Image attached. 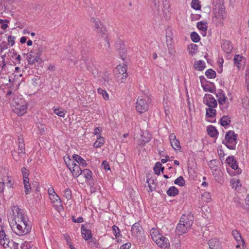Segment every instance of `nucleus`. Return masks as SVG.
<instances>
[{"instance_id": "obj_1", "label": "nucleus", "mask_w": 249, "mask_h": 249, "mask_svg": "<svg viewBox=\"0 0 249 249\" xmlns=\"http://www.w3.org/2000/svg\"><path fill=\"white\" fill-rule=\"evenodd\" d=\"M12 212L14 215V221L16 227H14V232L17 235L21 236L29 233L31 230L32 226L30 221L18 206L12 207Z\"/></svg>"}, {"instance_id": "obj_9", "label": "nucleus", "mask_w": 249, "mask_h": 249, "mask_svg": "<svg viewBox=\"0 0 249 249\" xmlns=\"http://www.w3.org/2000/svg\"><path fill=\"white\" fill-rule=\"evenodd\" d=\"M127 71V66L125 65H124L123 66L118 65L114 70V72L115 74V76H117L118 77H120L122 76V80H120V82H124L127 76V74L126 73Z\"/></svg>"}, {"instance_id": "obj_34", "label": "nucleus", "mask_w": 249, "mask_h": 249, "mask_svg": "<svg viewBox=\"0 0 249 249\" xmlns=\"http://www.w3.org/2000/svg\"><path fill=\"white\" fill-rule=\"evenodd\" d=\"M105 142L103 137H100L98 138L96 141L94 143L93 146L95 148L100 147Z\"/></svg>"}, {"instance_id": "obj_37", "label": "nucleus", "mask_w": 249, "mask_h": 249, "mask_svg": "<svg viewBox=\"0 0 249 249\" xmlns=\"http://www.w3.org/2000/svg\"><path fill=\"white\" fill-rule=\"evenodd\" d=\"M202 199L203 201L208 202L211 200V195L209 192H205L201 196Z\"/></svg>"}, {"instance_id": "obj_49", "label": "nucleus", "mask_w": 249, "mask_h": 249, "mask_svg": "<svg viewBox=\"0 0 249 249\" xmlns=\"http://www.w3.org/2000/svg\"><path fill=\"white\" fill-rule=\"evenodd\" d=\"M203 89L205 91H209L211 93H213L215 91V89L211 87L209 85H205L202 86Z\"/></svg>"}, {"instance_id": "obj_40", "label": "nucleus", "mask_w": 249, "mask_h": 249, "mask_svg": "<svg viewBox=\"0 0 249 249\" xmlns=\"http://www.w3.org/2000/svg\"><path fill=\"white\" fill-rule=\"evenodd\" d=\"M146 183L149 188V192H152L155 188V185L154 183V180L151 178H147L146 180Z\"/></svg>"}, {"instance_id": "obj_58", "label": "nucleus", "mask_w": 249, "mask_h": 249, "mask_svg": "<svg viewBox=\"0 0 249 249\" xmlns=\"http://www.w3.org/2000/svg\"><path fill=\"white\" fill-rule=\"evenodd\" d=\"M102 167L106 170H110V167L108 163L106 160L103 161L102 164Z\"/></svg>"}, {"instance_id": "obj_5", "label": "nucleus", "mask_w": 249, "mask_h": 249, "mask_svg": "<svg viewBox=\"0 0 249 249\" xmlns=\"http://www.w3.org/2000/svg\"><path fill=\"white\" fill-rule=\"evenodd\" d=\"M214 16L213 21L216 26H222L224 24V21L226 17L225 6L223 4H219L215 6L213 9Z\"/></svg>"}, {"instance_id": "obj_33", "label": "nucleus", "mask_w": 249, "mask_h": 249, "mask_svg": "<svg viewBox=\"0 0 249 249\" xmlns=\"http://www.w3.org/2000/svg\"><path fill=\"white\" fill-rule=\"evenodd\" d=\"M231 122V119L228 116H224L220 119V124L222 126L228 125Z\"/></svg>"}, {"instance_id": "obj_31", "label": "nucleus", "mask_w": 249, "mask_h": 249, "mask_svg": "<svg viewBox=\"0 0 249 249\" xmlns=\"http://www.w3.org/2000/svg\"><path fill=\"white\" fill-rule=\"evenodd\" d=\"M23 184L24 186V188L25 189V194L26 195L30 194L31 188L30 186V184L29 183V179L26 178L24 179L23 180Z\"/></svg>"}, {"instance_id": "obj_29", "label": "nucleus", "mask_w": 249, "mask_h": 249, "mask_svg": "<svg viewBox=\"0 0 249 249\" xmlns=\"http://www.w3.org/2000/svg\"><path fill=\"white\" fill-rule=\"evenodd\" d=\"M205 67V63L202 60L197 61L195 63V68L197 70L202 71L204 69Z\"/></svg>"}, {"instance_id": "obj_64", "label": "nucleus", "mask_w": 249, "mask_h": 249, "mask_svg": "<svg viewBox=\"0 0 249 249\" xmlns=\"http://www.w3.org/2000/svg\"><path fill=\"white\" fill-rule=\"evenodd\" d=\"M4 189V183L3 181L0 182V195L3 192Z\"/></svg>"}, {"instance_id": "obj_6", "label": "nucleus", "mask_w": 249, "mask_h": 249, "mask_svg": "<svg viewBox=\"0 0 249 249\" xmlns=\"http://www.w3.org/2000/svg\"><path fill=\"white\" fill-rule=\"evenodd\" d=\"M88 69L95 77L98 78V80L101 83L107 88H109L110 87L111 85V78L109 73L107 72H99L97 70L93 67H89Z\"/></svg>"}, {"instance_id": "obj_55", "label": "nucleus", "mask_w": 249, "mask_h": 249, "mask_svg": "<svg viewBox=\"0 0 249 249\" xmlns=\"http://www.w3.org/2000/svg\"><path fill=\"white\" fill-rule=\"evenodd\" d=\"M53 112L58 116L60 117H64L65 113L64 111H60L59 109L55 108L53 109Z\"/></svg>"}, {"instance_id": "obj_28", "label": "nucleus", "mask_w": 249, "mask_h": 249, "mask_svg": "<svg viewBox=\"0 0 249 249\" xmlns=\"http://www.w3.org/2000/svg\"><path fill=\"white\" fill-rule=\"evenodd\" d=\"M208 134L211 137H215L217 135V131L213 126H209L207 128Z\"/></svg>"}, {"instance_id": "obj_41", "label": "nucleus", "mask_w": 249, "mask_h": 249, "mask_svg": "<svg viewBox=\"0 0 249 249\" xmlns=\"http://www.w3.org/2000/svg\"><path fill=\"white\" fill-rule=\"evenodd\" d=\"M64 160L66 163V164L67 165L69 169H70V168H71L72 166L71 164H74V163H75L74 161H73L71 159H70L69 157H64Z\"/></svg>"}, {"instance_id": "obj_63", "label": "nucleus", "mask_w": 249, "mask_h": 249, "mask_svg": "<svg viewBox=\"0 0 249 249\" xmlns=\"http://www.w3.org/2000/svg\"><path fill=\"white\" fill-rule=\"evenodd\" d=\"M48 193L51 196H53V194H56L54 191V189L53 188H49L48 190Z\"/></svg>"}, {"instance_id": "obj_35", "label": "nucleus", "mask_w": 249, "mask_h": 249, "mask_svg": "<svg viewBox=\"0 0 249 249\" xmlns=\"http://www.w3.org/2000/svg\"><path fill=\"white\" fill-rule=\"evenodd\" d=\"M206 76L210 79L214 78L216 76V72L212 69H208L205 72Z\"/></svg>"}, {"instance_id": "obj_57", "label": "nucleus", "mask_w": 249, "mask_h": 249, "mask_svg": "<svg viewBox=\"0 0 249 249\" xmlns=\"http://www.w3.org/2000/svg\"><path fill=\"white\" fill-rule=\"evenodd\" d=\"M15 37L12 36H9L8 37V42L9 45L12 46L15 43Z\"/></svg>"}, {"instance_id": "obj_22", "label": "nucleus", "mask_w": 249, "mask_h": 249, "mask_svg": "<svg viewBox=\"0 0 249 249\" xmlns=\"http://www.w3.org/2000/svg\"><path fill=\"white\" fill-rule=\"evenodd\" d=\"M222 48L226 53H230L232 49V46L231 43L228 41H225L222 45Z\"/></svg>"}, {"instance_id": "obj_54", "label": "nucleus", "mask_w": 249, "mask_h": 249, "mask_svg": "<svg viewBox=\"0 0 249 249\" xmlns=\"http://www.w3.org/2000/svg\"><path fill=\"white\" fill-rule=\"evenodd\" d=\"M21 172L23 176V179L29 178L28 176L29 175V171L27 170L25 167H23L21 169Z\"/></svg>"}, {"instance_id": "obj_51", "label": "nucleus", "mask_w": 249, "mask_h": 249, "mask_svg": "<svg viewBox=\"0 0 249 249\" xmlns=\"http://www.w3.org/2000/svg\"><path fill=\"white\" fill-rule=\"evenodd\" d=\"M113 234L116 238H117L120 235V230L119 228L115 225H114L112 227Z\"/></svg>"}, {"instance_id": "obj_18", "label": "nucleus", "mask_w": 249, "mask_h": 249, "mask_svg": "<svg viewBox=\"0 0 249 249\" xmlns=\"http://www.w3.org/2000/svg\"><path fill=\"white\" fill-rule=\"evenodd\" d=\"M50 199L52 200L53 206L55 209H59L62 207L61 200L57 194H53V196H51Z\"/></svg>"}, {"instance_id": "obj_26", "label": "nucleus", "mask_w": 249, "mask_h": 249, "mask_svg": "<svg viewBox=\"0 0 249 249\" xmlns=\"http://www.w3.org/2000/svg\"><path fill=\"white\" fill-rule=\"evenodd\" d=\"M166 39L167 47L169 48V46H171L172 42V33L170 30H168L166 32Z\"/></svg>"}, {"instance_id": "obj_24", "label": "nucleus", "mask_w": 249, "mask_h": 249, "mask_svg": "<svg viewBox=\"0 0 249 249\" xmlns=\"http://www.w3.org/2000/svg\"><path fill=\"white\" fill-rule=\"evenodd\" d=\"M150 234L154 242L157 241V239L161 236V234L155 228H153L151 230Z\"/></svg>"}, {"instance_id": "obj_2", "label": "nucleus", "mask_w": 249, "mask_h": 249, "mask_svg": "<svg viewBox=\"0 0 249 249\" xmlns=\"http://www.w3.org/2000/svg\"><path fill=\"white\" fill-rule=\"evenodd\" d=\"M90 22L92 26L98 33L99 40L101 43V46H103V49L106 52H108L110 48V43L107 35L105 33V30L103 28L102 23L98 18H92L90 19Z\"/></svg>"}, {"instance_id": "obj_13", "label": "nucleus", "mask_w": 249, "mask_h": 249, "mask_svg": "<svg viewBox=\"0 0 249 249\" xmlns=\"http://www.w3.org/2000/svg\"><path fill=\"white\" fill-rule=\"evenodd\" d=\"M232 234L237 243V245L236 246V248H240V246L242 245L243 248L245 244V242L243 239L242 237H241V235L240 233L239 232V231L236 230H234L232 231Z\"/></svg>"}, {"instance_id": "obj_44", "label": "nucleus", "mask_w": 249, "mask_h": 249, "mask_svg": "<svg viewBox=\"0 0 249 249\" xmlns=\"http://www.w3.org/2000/svg\"><path fill=\"white\" fill-rule=\"evenodd\" d=\"M34 51H31L30 53L27 54V61L30 65H33L34 64V62L33 60H34V58L35 57V55L33 54Z\"/></svg>"}, {"instance_id": "obj_45", "label": "nucleus", "mask_w": 249, "mask_h": 249, "mask_svg": "<svg viewBox=\"0 0 249 249\" xmlns=\"http://www.w3.org/2000/svg\"><path fill=\"white\" fill-rule=\"evenodd\" d=\"M192 40L194 42H198L200 40V37L196 32H193L191 34Z\"/></svg>"}, {"instance_id": "obj_30", "label": "nucleus", "mask_w": 249, "mask_h": 249, "mask_svg": "<svg viewBox=\"0 0 249 249\" xmlns=\"http://www.w3.org/2000/svg\"><path fill=\"white\" fill-rule=\"evenodd\" d=\"M97 92L100 95H102V97L104 98V100L106 101L109 100V95L105 89L99 88L97 89Z\"/></svg>"}, {"instance_id": "obj_52", "label": "nucleus", "mask_w": 249, "mask_h": 249, "mask_svg": "<svg viewBox=\"0 0 249 249\" xmlns=\"http://www.w3.org/2000/svg\"><path fill=\"white\" fill-rule=\"evenodd\" d=\"M19 244L17 243L14 242L13 240L10 241L9 247L7 249H19Z\"/></svg>"}, {"instance_id": "obj_62", "label": "nucleus", "mask_w": 249, "mask_h": 249, "mask_svg": "<svg viewBox=\"0 0 249 249\" xmlns=\"http://www.w3.org/2000/svg\"><path fill=\"white\" fill-rule=\"evenodd\" d=\"M163 7L166 10H168L170 7L169 1L167 0H165V1L163 2Z\"/></svg>"}, {"instance_id": "obj_15", "label": "nucleus", "mask_w": 249, "mask_h": 249, "mask_svg": "<svg viewBox=\"0 0 249 249\" xmlns=\"http://www.w3.org/2000/svg\"><path fill=\"white\" fill-rule=\"evenodd\" d=\"M142 144L145 143L151 140V135L147 132H141L139 135L137 136Z\"/></svg>"}, {"instance_id": "obj_61", "label": "nucleus", "mask_w": 249, "mask_h": 249, "mask_svg": "<svg viewBox=\"0 0 249 249\" xmlns=\"http://www.w3.org/2000/svg\"><path fill=\"white\" fill-rule=\"evenodd\" d=\"M131 245V244L129 243L123 244L120 247V249H129L130 248Z\"/></svg>"}, {"instance_id": "obj_10", "label": "nucleus", "mask_w": 249, "mask_h": 249, "mask_svg": "<svg viewBox=\"0 0 249 249\" xmlns=\"http://www.w3.org/2000/svg\"><path fill=\"white\" fill-rule=\"evenodd\" d=\"M203 102L209 107L214 108L217 106L216 100L212 95L209 94L205 95L203 98Z\"/></svg>"}, {"instance_id": "obj_60", "label": "nucleus", "mask_w": 249, "mask_h": 249, "mask_svg": "<svg viewBox=\"0 0 249 249\" xmlns=\"http://www.w3.org/2000/svg\"><path fill=\"white\" fill-rule=\"evenodd\" d=\"M33 61L34 62V64L36 63H37L38 64H39L41 63L42 60L40 58V56H35V57Z\"/></svg>"}, {"instance_id": "obj_3", "label": "nucleus", "mask_w": 249, "mask_h": 249, "mask_svg": "<svg viewBox=\"0 0 249 249\" xmlns=\"http://www.w3.org/2000/svg\"><path fill=\"white\" fill-rule=\"evenodd\" d=\"M13 111L18 116H22L27 111V103L22 98L15 95L12 103Z\"/></svg>"}, {"instance_id": "obj_14", "label": "nucleus", "mask_w": 249, "mask_h": 249, "mask_svg": "<svg viewBox=\"0 0 249 249\" xmlns=\"http://www.w3.org/2000/svg\"><path fill=\"white\" fill-rule=\"evenodd\" d=\"M155 242L158 246L163 249L169 247L170 245L168 239L162 235L161 236L158 238L157 241H156Z\"/></svg>"}, {"instance_id": "obj_16", "label": "nucleus", "mask_w": 249, "mask_h": 249, "mask_svg": "<svg viewBox=\"0 0 249 249\" xmlns=\"http://www.w3.org/2000/svg\"><path fill=\"white\" fill-rule=\"evenodd\" d=\"M71 166L69 169L74 178H77L82 174V171L78 164L75 163L74 164H71Z\"/></svg>"}, {"instance_id": "obj_21", "label": "nucleus", "mask_w": 249, "mask_h": 249, "mask_svg": "<svg viewBox=\"0 0 249 249\" xmlns=\"http://www.w3.org/2000/svg\"><path fill=\"white\" fill-rule=\"evenodd\" d=\"M226 161L233 169H237L238 168V164L233 156L228 157L226 159Z\"/></svg>"}, {"instance_id": "obj_12", "label": "nucleus", "mask_w": 249, "mask_h": 249, "mask_svg": "<svg viewBox=\"0 0 249 249\" xmlns=\"http://www.w3.org/2000/svg\"><path fill=\"white\" fill-rule=\"evenodd\" d=\"M131 232L133 236L136 237L141 236L143 232V229L139 223L136 222L132 225Z\"/></svg>"}, {"instance_id": "obj_23", "label": "nucleus", "mask_w": 249, "mask_h": 249, "mask_svg": "<svg viewBox=\"0 0 249 249\" xmlns=\"http://www.w3.org/2000/svg\"><path fill=\"white\" fill-rule=\"evenodd\" d=\"M72 157L73 159L76 161L79 165H81L83 167L87 166V163L86 160L80 156L74 154Z\"/></svg>"}, {"instance_id": "obj_43", "label": "nucleus", "mask_w": 249, "mask_h": 249, "mask_svg": "<svg viewBox=\"0 0 249 249\" xmlns=\"http://www.w3.org/2000/svg\"><path fill=\"white\" fill-rule=\"evenodd\" d=\"M243 59V57L240 56L239 55H235L234 57V62L235 65H236L238 68H240L239 65L240 64V62L242 61Z\"/></svg>"}, {"instance_id": "obj_17", "label": "nucleus", "mask_w": 249, "mask_h": 249, "mask_svg": "<svg viewBox=\"0 0 249 249\" xmlns=\"http://www.w3.org/2000/svg\"><path fill=\"white\" fill-rule=\"evenodd\" d=\"M216 96L217 98V100L220 105H224L226 103L227 97L222 89H218L216 93Z\"/></svg>"}, {"instance_id": "obj_4", "label": "nucleus", "mask_w": 249, "mask_h": 249, "mask_svg": "<svg viewBox=\"0 0 249 249\" xmlns=\"http://www.w3.org/2000/svg\"><path fill=\"white\" fill-rule=\"evenodd\" d=\"M194 217L192 215H182L176 228L177 231L180 234L185 233L191 229Z\"/></svg>"}, {"instance_id": "obj_53", "label": "nucleus", "mask_w": 249, "mask_h": 249, "mask_svg": "<svg viewBox=\"0 0 249 249\" xmlns=\"http://www.w3.org/2000/svg\"><path fill=\"white\" fill-rule=\"evenodd\" d=\"M64 196L68 199L70 200L71 197V192L70 189H66L64 192Z\"/></svg>"}, {"instance_id": "obj_11", "label": "nucleus", "mask_w": 249, "mask_h": 249, "mask_svg": "<svg viewBox=\"0 0 249 249\" xmlns=\"http://www.w3.org/2000/svg\"><path fill=\"white\" fill-rule=\"evenodd\" d=\"M10 240L7 235L5 233L3 230L0 231V244L4 249H7L9 247Z\"/></svg>"}, {"instance_id": "obj_27", "label": "nucleus", "mask_w": 249, "mask_h": 249, "mask_svg": "<svg viewBox=\"0 0 249 249\" xmlns=\"http://www.w3.org/2000/svg\"><path fill=\"white\" fill-rule=\"evenodd\" d=\"M167 194L169 196H175L178 194V190L175 187L172 186L168 189Z\"/></svg>"}, {"instance_id": "obj_32", "label": "nucleus", "mask_w": 249, "mask_h": 249, "mask_svg": "<svg viewBox=\"0 0 249 249\" xmlns=\"http://www.w3.org/2000/svg\"><path fill=\"white\" fill-rule=\"evenodd\" d=\"M206 114L208 117H214L216 115V110L213 108L209 107L206 109Z\"/></svg>"}, {"instance_id": "obj_20", "label": "nucleus", "mask_w": 249, "mask_h": 249, "mask_svg": "<svg viewBox=\"0 0 249 249\" xmlns=\"http://www.w3.org/2000/svg\"><path fill=\"white\" fill-rule=\"evenodd\" d=\"M81 233L82 237L85 240H88L90 239L92 237L91 231L87 229L82 225L81 228Z\"/></svg>"}, {"instance_id": "obj_48", "label": "nucleus", "mask_w": 249, "mask_h": 249, "mask_svg": "<svg viewBox=\"0 0 249 249\" xmlns=\"http://www.w3.org/2000/svg\"><path fill=\"white\" fill-rule=\"evenodd\" d=\"M170 143L172 147L175 150H177L180 148L179 142L177 139L175 140L174 141L171 142Z\"/></svg>"}, {"instance_id": "obj_56", "label": "nucleus", "mask_w": 249, "mask_h": 249, "mask_svg": "<svg viewBox=\"0 0 249 249\" xmlns=\"http://www.w3.org/2000/svg\"><path fill=\"white\" fill-rule=\"evenodd\" d=\"M9 22L8 20H3L2 19H0V24H1V28L3 29V30H5L8 27V25L6 23H7Z\"/></svg>"}, {"instance_id": "obj_36", "label": "nucleus", "mask_w": 249, "mask_h": 249, "mask_svg": "<svg viewBox=\"0 0 249 249\" xmlns=\"http://www.w3.org/2000/svg\"><path fill=\"white\" fill-rule=\"evenodd\" d=\"M82 174L84 176L85 178L88 180L92 178V172L89 169H84L82 170Z\"/></svg>"}, {"instance_id": "obj_7", "label": "nucleus", "mask_w": 249, "mask_h": 249, "mask_svg": "<svg viewBox=\"0 0 249 249\" xmlns=\"http://www.w3.org/2000/svg\"><path fill=\"white\" fill-rule=\"evenodd\" d=\"M237 134L234 131H229L226 133L225 137V145L230 149H234L236 142Z\"/></svg>"}, {"instance_id": "obj_19", "label": "nucleus", "mask_w": 249, "mask_h": 249, "mask_svg": "<svg viewBox=\"0 0 249 249\" xmlns=\"http://www.w3.org/2000/svg\"><path fill=\"white\" fill-rule=\"evenodd\" d=\"M209 248L211 249H221V244L216 239H212L209 242Z\"/></svg>"}, {"instance_id": "obj_47", "label": "nucleus", "mask_w": 249, "mask_h": 249, "mask_svg": "<svg viewBox=\"0 0 249 249\" xmlns=\"http://www.w3.org/2000/svg\"><path fill=\"white\" fill-rule=\"evenodd\" d=\"M162 166L161 163L158 162L156 163L154 167V171L155 173L157 175H160V168Z\"/></svg>"}, {"instance_id": "obj_46", "label": "nucleus", "mask_w": 249, "mask_h": 249, "mask_svg": "<svg viewBox=\"0 0 249 249\" xmlns=\"http://www.w3.org/2000/svg\"><path fill=\"white\" fill-rule=\"evenodd\" d=\"M25 148H24V143L23 142V140H22V142H19L18 144V154L25 153Z\"/></svg>"}, {"instance_id": "obj_39", "label": "nucleus", "mask_w": 249, "mask_h": 249, "mask_svg": "<svg viewBox=\"0 0 249 249\" xmlns=\"http://www.w3.org/2000/svg\"><path fill=\"white\" fill-rule=\"evenodd\" d=\"M115 47H116V49H117L118 50H122L123 53H124L125 52V50L124 48V43L123 42V41L122 40H119V41H117L115 43Z\"/></svg>"}, {"instance_id": "obj_59", "label": "nucleus", "mask_w": 249, "mask_h": 249, "mask_svg": "<svg viewBox=\"0 0 249 249\" xmlns=\"http://www.w3.org/2000/svg\"><path fill=\"white\" fill-rule=\"evenodd\" d=\"M42 53V50L38 47H37L34 52V54L35 56H40Z\"/></svg>"}, {"instance_id": "obj_25", "label": "nucleus", "mask_w": 249, "mask_h": 249, "mask_svg": "<svg viewBox=\"0 0 249 249\" xmlns=\"http://www.w3.org/2000/svg\"><path fill=\"white\" fill-rule=\"evenodd\" d=\"M197 27L198 29L204 32L203 36H205L206 32L207 29V23L204 21H201L197 23Z\"/></svg>"}, {"instance_id": "obj_42", "label": "nucleus", "mask_w": 249, "mask_h": 249, "mask_svg": "<svg viewBox=\"0 0 249 249\" xmlns=\"http://www.w3.org/2000/svg\"><path fill=\"white\" fill-rule=\"evenodd\" d=\"M191 6L193 9L197 10H199L201 7L198 0H192Z\"/></svg>"}, {"instance_id": "obj_50", "label": "nucleus", "mask_w": 249, "mask_h": 249, "mask_svg": "<svg viewBox=\"0 0 249 249\" xmlns=\"http://www.w3.org/2000/svg\"><path fill=\"white\" fill-rule=\"evenodd\" d=\"M33 246V245L28 242L25 241L20 246L21 249H30Z\"/></svg>"}, {"instance_id": "obj_8", "label": "nucleus", "mask_w": 249, "mask_h": 249, "mask_svg": "<svg viewBox=\"0 0 249 249\" xmlns=\"http://www.w3.org/2000/svg\"><path fill=\"white\" fill-rule=\"evenodd\" d=\"M149 99L147 98L138 97L136 103V109L140 114L146 112L149 108Z\"/></svg>"}, {"instance_id": "obj_38", "label": "nucleus", "mask_w": 249, "mask_h": 249, "mask_svg": "<svg viewBox=\"0 0 249 249\" xmlns=\"http://www.w3.org/2000/svg\"><path fill=\"white\" fill-rule=\"evenodd\" d=\"M174 183L180 186H183L185 184V180L182 176H180L175 180Z\"/></svg>"}]
</instances>
